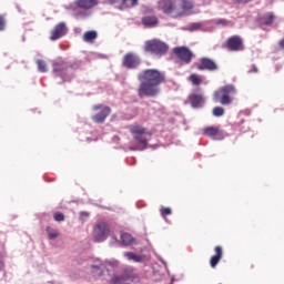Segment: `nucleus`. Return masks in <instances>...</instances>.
<instances>
[{
	"label": "nucleus",
	"mask_w": 284,
	"mask_h": 284,
	"mask_svg": "<svg viewBox=\"0 0 284 284\" xmlns=\"http://www.w3.org/2000/svg\"><path fill=\"white\" fill-rule=\"evenodd\" d=\"M122 65L126 70H136L141 65V57L134 52H128L122 58Z\"/></svg>",
	"instance_id": "obj_6"
},
{
	"label": "nucleus",
	"mask_w": 284,
	"mask_h": 284,
	"mask_svg": "<svg viewBox=\"0 0 284 284\" xmlns=\"http://www.w3.org/2000/svg\"><path fill=\"white\" fill-rule=\"evenodd\" d=\"M124 256L128 258V261H133L134 263H143V256L134 252H125Z\"/></svg>",
	"instance_id": "obj_21"
},
{
	"label": "nucleus",
	"mask_w": 284,
	"mask_h": 284,
	"mask_svg": "<svg viewBox=\"0 0 284 284\" xmlns=\"http://www.w3.org/2000/svg\"><path fill=\"white\" fill-rule=\"evenodd\" d=\"M204 136H209L210 139H213V141H219L223 136V132H221V129L216 126H209L203 130Z\"/></svg>",
	"instance_id": "obj_12"
},
{
	"label": "nucleus",
	"mask_w": 284,
	"mask_h": 284,
	"mask_svg": "<svg viewBox=\"0 0 284 284\" xmlns=\"http://www.w3.org/2000/svg\"><path fill=\"white\" fill-rule=\"evenodd\" d=\"M47 232H48V237L50 239V241H54V239H59V231H57V230L50 231V227H48Z\"/></svg>",
	"instance_id": "obj_28"
},
{
	"label": "nucleus",
	"mask_w": 284,
	"mask_h": 284,
	"mask_svg": "<svg viewBox=\"0 0 284 284\" xmlns=\"http://www.w3.org/2000/svg\"><path fill=\"white\" fill-rule=\"evenodd\" d=\"M227 20L226 19H220L217 20V26H227Z\"/></svg>",
	"instance_id": "obj_35"
},
{
	"label": "nucleus",
	"mask_w": 284,
	"mask_h": 284,
	"mask_svg": "<svg viewBox=\"0 0 284 284\" xmlns=\"http://www.w3.org/2000/svg\"><path fill=\"white\" fill-rule=\"evenodd\" d=\"M197 70H207L209 72H216L219 70V64L210 58H202L200 63L196 64Z\"/></svg>",
	"instance_id": "obj_10"
},
{
	"label": "nucleus",
	"mask_w": 284,
	"mask_h": 284,
	"mask_svg": "<svg viewBox=\"0 0 284 284\" xmlns=\"http://www.w3.org/2000/svg\"><path fill=\"white\" fill-rule=\"evenodd\" d=\"M98 37L97 31L92 30V31H87L83 34V41H85L87 43H92V41H94Z\"/></svg>",
	"instance_id": "obj_22"
},
{
	"label": "nucleus",
	"mask_w": 284,
	"mask_h": 284,
	"mask_svg": "<svg viewBox=\"0 0 284 284\" xmlns=\"http://www.w3.org/2000/svg\"><path fill=\"white\" fill-rule=\"evenodd\" d=\"M68 70V63L65 62H55L53 63V72L59 74V72H65Z\"/></svg>",
	"instance_id": "obj_23"
},
{
	"label": "nucleus",
	"mask_w": 284,
	"mask_h": 284,
	"mask_svg": "<svg viewBox=\"0 0 284 284\" xmlns=\"http://www.w3.org/2000/svg\"><path fill=\"white\" fill-rule=\"evenodd\" d=\"M129 132L132 134L133 139H135L140 145H143L142 150L148 148V130L140 124H131L129 126Z\"/></svg>",
	"instance_id": "obj_4"
},
{
	"label": "nucleus",
	"mask_w": 284,
	"mask_h": 284,
	"mask_svg": "<svg viewBox=\"0 0 284 284\" xmlns=\"http://www.w3.org/2000/svg\"><path fill=\"white\" fill-rule=\"evenodd\" d=\"M201 28H203V24L201 22H193L186 28V30L189 32H196L201 30Z\"/></svg>",
	"instance_id": "obj_26"
},
{
	"label": "nucleus",
	"mask_w": 284,
	"mask_h": 284,
	"mask_svg": "<svg viewBox=\"0 0 284 284\" xmlns=\"http://www.w3.org/2000/svg\"><path fill=\"white\" fill-rule=\"evenodd\" d=\"M159 8L164 12V14H172L175 10L174 2H172V0H161L159 2Z\"/></svg>",
	"instance_id": "obj_15"
},
{
	"label": "nucleus",
	"mask_w": 284,
	"mask_h": 284,
	"mask_svg": "<svg viewBox=\"0 0 284 284\" xmlns=\"http://www.w3.org/2000/svg\"><path fill=\"white\" fill-rule=\"evenodd\" d=\"M234 94H236V87L226 84L214 92L213 101L221 105H230L232 104V101H234Z\"/></svg>",
	"instance_id": "obj_2"
},
{
	"label": "nucleus",
	"mask_w": 284,
	"mask_h": 284,
	"mask_svg": "<svg viewBox=\"0 0 284 284\" xmlns=\"http://www.w3.org/2000/svg\"><path fill=\"white\" fill-rule=\"evenodd\" d=\"M275 19L276 16H274V13L267 12L260 18V26H272Z\"/></svg>",
	"instance_id": "obj_17"
},
{
	"label": "nucleus",
	"mask_w": 284,
	"mask_h": 284,
	"mask_svg": "<svg viewBox=\"0 0 284 284\" xmlns=\"http://www.w3.org/2000/svg\"><path fill=\"white\" fill-rule=\"evenodd\" d=\"M173 54L182 61V63H185L186 65L192 63V57H194V53L190 50L187 47H175L173 48Z\"/></svg>",
	"instance_id": "obj_7"
},
{
	"label": "nucleus",
	"mask_w": 284,
	"mask_h": 284,
	"mask_svg": "<svg viewBox=\"0 0 284 284\" xmlns=\"http://www.w3.org/2000/svg\"><path fill=\"white\" fill-rule=\"evenodd\" d=\"M110 236V225L105 222H99L93 230V239L97 243H103Z\"/></svg>",
	"instance_id": "obj_5"
},
{
	"label": "nucleus",
	"mask_w": 284,
	"mask_h": 284,
	"mask_svg": "<svg viewBox=\"0 0 284 284\" xmlns=\"http://www.w3.org/2000/svg\"><path fill=\"white\" fill-rule=\"evenodd\" d=\"M214 255L210 258V266L214 270L219 263H221V258H223V247L215 246L214 247Z\"/></svg>",
	"instance_id": "obj_14"
},
{
	"label": "nucleus",
	"mask_w": 284,
	"mask_h": 284,
	"mask_svg": "<svg viewBox=\"0 0 284 284\" xmlns=\"http://www.w3.org/2000/svg\"><path fill=\"white\" fill-rule=\"evenodd\" d=\"M74 6L80 10H92L99 6V0H75Z\"/></svg>",
	"instance_id": "obj_13"
},
{
	"label": "nucleus",
	"mask_w": 284,
	"mask_h": 284,
	"mask_svg": "<svg viewBox=\"0 0 284 284\" xmlns=\"http://www.w3.org/2000/svg\"><path fill=\"white\" fill-rule=\"evenodd\" d=\"M38 70L39 72H48V67L45 64V61L43 60H38L37 61Z\"/></svg>",
	"instance_id": "obj_29"
},
{
	"label": "nucleus",
	"mask_w": 284,
	"mask_h": 284,
	"mask_svg": "<svg viewBox=\"0 0 284 284\" xmlns=\"http://www.w3.org/2000/svg\"><path fill=\"white\" fill-rule=\"evenodd\" d=\"M0 30H6V20L0 17Z\"/></svg>",
	"instance_id": "obj_34"
},
{
	"label": "nucleus",
	"mask_w": 284,
	"mask_h": 284,
	"mask_svg": "<svg viewBox=\"0 0 284 284\" xmlns=\"http://www.w3.org/2000/svg\"><path fill=\"white\" fill-rule=\"evenodd\" d=\"M3 267H6V264L3 263V256L0 255V272H2Z\"/></svg>",
	"instance_id": "obj_37"
},
{
	"label": "nucleus",
	"mask_w": 284,
	"mask_h": 284,
	"mask_svg": "<svg viewBox=\"0 0 284 284\" xmlns=\"http://www.w3.org/2000/svg\"><path fill=\"white\" fill-rule=\"evenodd\" d=\"M142 23L146 28H154V26L159 24V19L155 16H146L142 18Z\"/></svg>",
	"instance_id": "obj_18"
},
{
	"label": "nucleus",
	"mask_w": 284,
	"mask_h": 284,
	"mask_svg": "<svg viewBox=\"0 0 284 284\" xmlns=\"http://www.w3.org/2000/svg\"><path fill=\"white\" fill-rule=\"evenodd\" d=\"M65 32H68L65 22H60L51 31L50 40L57 41V40L61 39V37H65Z\"/></svg>",
	"instance_id": "obj_11"
},
{
	"label": "nucleus",
	"mask_w": 284,
	"mask_h": 284,
	"mask_svg": "<svg viewBox=\"0 0 284 284\" xmlns=\"http://www.w3.org/2000/svg\"><path fill=\"white\" fill-rule=\"evenodd\" d=\"M121 3L123 8H134L139 6V0H122Z\"/></svg>",
	"instance_id": "obj_25"
},
{
	"label": "nucleus",
	"mask_w": 284,
	"mask_h": 284,
	"mask_svg": "<svg viewBox=\"0 0 284 284\" xmlns=\"http://www.w3.org/2000/svg\"><path fill=\"white\" fill-rule=\"evenodd\" d=\"M68 68H71V70H79L81 68V61H74L68 64Z\"/></svg>",
	"instance_id": "obj_32"
},
{
	"label": "nucleus",
	"mask_w": 284,
	"mask_h": 284,
	"mask_svg": "<svg viewBox=\"0 0 284 284\" xmlns=\"http://www.w3.org/2000/svg\"><path fill=\"white\" fill-rule=\"evenodd\" d=\"M143 50L146 54H153L154 57L161 58L164 57V54H168L170 47L159 39H152L144 42Z\"/></svg>",
	"instance_id": "obj_3"
},
{
	"label": "nucleus",
	"mask_w": 284,
	"mask_h": 284,
	"mask_svg": "<svg viewBox=\"0 0 284 284\" xmlns=\"http://www.w3.org/2000/svg\"><path fill=\"white\" fill-rule=\"evenodd\" d=\"M54 221H58L59 223H61V221H65V215H63V213H55Z\"/></svg>",
	"instance_id": "obj_33"
},
{
	"label": "nucleus",
	"mask_w": 284,
	"mask_h": 284,
	"mask_svg": "<svg viewBox=\"0 0 284 284\" xmlns=\"http://www.w3.org/2000/svg\"><path fill=\"white\" fill-rule=\"evenodd\" d=\"M105 271V264L101 261H97V264L91 265V273L93 276H103V272Z\"/></svg>",
	"instance_id": "obj_16"
},
{
	"label": "nucleus",
	"mask_w": 284,
	"mask_h": 284,
	"mask_svg": "<svg viewBox=\"0 0 284 284\" xmlns=\"http://www.w3.org/2000/svg\"><path fill=\"white\" fill-rule=\"evenodd\" d=\"M120 239H121V243L123 245H134V243H136V240L134 237H132V234L130 233H122L120 235Z\"/></svg>",
	"instance_id": "obj_20"
},
{
	"label": "nucleus",
	"mask_w": 284,
	"mask_h": 284,
	"mask_svg": "<svg viewBox=\"0 0 284 284\" xmlns=\"http://www.w3.org/2000/svg\"><path fill=\"white\" fill-rule=\"evenodd\" d=\"M225 48L230 50V52H242L245 50V45L243 44V38L240 36H232L226 40Z\"/></svg>",
	"instance_id": "obj_8"
},
{
	"label": "nucleus",
	"mask_w": 284,
	"mask_h": 284,
	"mask_svg": "<svg viewBox=\"0 0 284 284\" xmlns=\"http://www.w3.org/2000/svg\"><path fill=\"white\" fill-rule=\"evenodd\" d=\"M93 110H101L99 113L92 115V121H94V123H104L112 112V109H110V106H103L101 104H95L93 106Z\"/></svg>",
	"instance_id": "obj_9"
},
{
	"label": "nucleus",
	"mask_w": 284,
	"mask_h": 284,
	"mask_svg": "<svg viewBox=\"0 0 284 284\" xmlns=\"http://www.w3.org/2000/svg\"><path fill=\"white\" fill-rule=\"evenodd\" d=\"M189 81H191L192 85H201V83H203V77L196 73H192L189 77Z\"/></svg>",
	"instance_id": "obj_24"
},
{
	"label": "nucleus",
	"mask_w": 284,
	"mask_h": 284,
	"mask_svg": "<svg viewBox=\"0 0 284 284\" xmlns=\"http://www.w3.org/2000/svg\"><path fill=\"white\" fill-rule=\"evenodd\" d=\"M160 214L161 216H170V214H172V209L162 206L160 210Z\"/></svg>",
	"instance_id": "obj_31"
},
{
	"label": "nucleus",
	"mask_w": 284,
	"mask_h": 284,
	"mask_svg": "<svg viewBox=\"0 0 284 284\" xmlns=\"http://www.w3.org/2000/svg\"><path fill=\"white\" fill-rule=\"evenodd\" d=\"M138 81H140L138 97L154 99L161 94L159 85L165 83V73L158 69H144L138 74Z\"/></svg>",
	"instance_id": "obj_1"
},
{
	"label": "nucleus",
	"mask_w": 284,
	"mask_h": 284,
	"mask_svg": "<svg viewBox=\"0 0 284 284\" xmlns=\"http://www.w3.org/2000/svg\"><path fill=\"white\" fill-rule=\"evenodd\" d=\"M120 0H104V3H108L109 6H114V3H119Z\"/></svg>",
	"instance_id": "obj_36"
},
{
	"label": "nucleus",
	"mask_w": 284,
	"mask_h": 284,
	"mask_svg": "<svg viewBox=\"0 0 284 284\" xmlns=\"http://www.w3.org/2000/svg\"><path fill=\"white\" fill-rule=\"evenodd\" d=\"M213 116H223V114H225V109H223L222 106H215L213 108Z\"/></svg>",
	"instance_id": "obj_30"
},
{
	"label": "nucleus",
	"mask_w": 284,
	"mask_h": 284,
	"mask_svg": "<svg viewBox=\"0 0 284 284\" xmlns=\"http://www.w3.org/2000/svg\"><path fill=\"white\" fill-rule=\"evenodd\" d=\"M189 101L192 105V108H199L201 103H203V95L193 93L189 97Z\"/></svg>",
	"instance_id": "obj_19"
},
{
	"label": "nucleus",
	"mask_w": 284,
	"mask_h": 284,
	"mask_svg": "<svg viewBox=\"0 0 284 284\" xmlns=\"http://www.w3.org/2000/svg\"><path fill=\"white\" fill-rule=\"evenodd\" d=\"M192 8H194V4L192 3V1L182 0L181 2L182 10H192Z\"/></svg>",
	"instance_id": "obj_27"
},
{
	"label": "nucleus",
	"mask_w": 284,
	"mask_h": 284,
	"mask_svg": "<svg viewBox=\"0 0 284 284\" xmlns=\"http://www.w3.org/2000/svg\"><path fill=\"white\" fill-rule=\"evenodd\" d=\"M278 45L280 48H282V50H284V38L280 40Z\"/></svg>",
	"instance_id": "obj_38"
}]
</instances>
